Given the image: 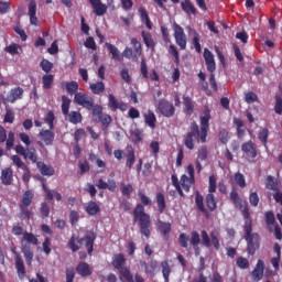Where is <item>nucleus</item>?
I'll list each match as a JSON object with an SVG mask.
<instances>
[{
	"mask_svg": "<svg viewBox=\"0 0 282 282\" xmlns=\"http://www.w3.org/2000/svg\"><path fill=\"white\" fill-rule=\"evenodd\" d=\"M206 204L209 210H215V208H217V199L215 198V195L208 194L206 196Z\"/></svg>",
	"mask_w": 282,
	"mask_h": 282,
	"instance_id": "obj_46",
	"label": "nucleus"
},
{
	"mask_svg": "<svg viewBox=\"0 0 282 282\" xmlns=\"http://www.w3.org/2000/svg\"><path fill=\"white\" fill-rule=\"evenodd\" d=\"M95 239H96V236H94V235H88V236H86L85 239H82L86 243L88 254H91L94 252V241H95Z\"/></svg>",
	"mask_w": 282,
	"mask_h": 282,
	"instance_id": "obj_41",
	"label": "nucleus"
},
{
	"mask_svg": "<svg viewBox=\"0 0 282 282\" xmlns=\"http://www.w3.org/2000/svg\"><path fill=\"white\" fill-rule=\"evenodd\" d=\"M237 265L238 268H241V270H248V268H250V262L248 261V259L240 257L237 260Z\"/></svg>",
	"mask_w": 282,
	"mask_h": 282,
	"instance_id": "obj_61",
	"label": "nucleus"
},
{
	"mask_svg": "<svg viewBox=\"0 0 282 282\" xmlns=\"http://www.w3.org/2000/svg\"><path fill=\"white\" fill-rule=\"evenodd\" d=\"M131 45L134 47L133 61H138L140 55L142 54V44L138 41V39L133 37L131 40Z\"/></svg>",
	"mask_w": 282,
	"mask_h": 282,
	"instance_id": "obj_32",
	"label": "nucleus"
},
{
	"mask_svg": "<svg viewBox=\"0 0 282 282\" xmlns=\"http://www.w3.org/2000/svg\"><path fill=\"white\" fill-rule=\"evenodd\" d=\"M86 213H88L91 216L98 215V213H100V206H98L96 202H89L86 206Z\"/></svg>",
	"mask_w": 282,
	"mask_h": 282,
	"instance_id": "obj_40",
	"label": "nucleus"
},
{
	"mask_svg": "<svg viewBox=\"0 0 282 282\" xmlns=\"http://www.w3.org/2000/svg\"><path fill=\"white\" fill-rule=\"evenodd\" d=\"M69 105H72V99L67 96H62V112L64 116L69 113Z\"/></svg>",
	"mask_w": 282,
	"mask_h": 282,
	"instance_id": "obj_43",
	"label": "nucleus"
},
{
	"mask_svg": "<svg viewBox=\"0 0 282 282\" xmlns=\"http://www.w3.org/2000/svg\"><path fill=\"white\" fill-rule=\"evenodd\" d=\"M232 204L235 205L236 208H239L240 210H242V216L247 221L251 220L248 205L247 204L243 205V200L241 198H236V200H232Z\"/></svg>",
	"mask_w": 282,
	"mask_h": 282,
	"instance_id": "obj_17",
	"label": "nucleus"
},
{
	"mask_svg": "<svg viewBox=\"0 0 282 282\" xmlns=\"http://www.w3.org/2000/svg\"><path fill=\"white\" fill-rule=\"evenodd\" d=\"M161 268H162L163 279L165 280V282H169V276L171 274V265H169L167 261H163L161 263Z\"/></svg>",
	"mask_w": 282,
	"mask_h": 282,
	"instance_id": "obj_50",
	"label": "nucleus"
},
{
	"mask_svg": "<svg viewBox=\"0 0 282 282\" xmlns=\"http://www.w3.org/2000/svg\"><path fill=\"white\" fill-rule=\"evenodd\" d=\"M22 241H24V243L28 246H30V243L32 246H39V239L32 232L24 231Z\"/></svg>",
	"mask_w": 282,
	"mask_h": 282,
	"instance_id": "obj_27",
	"label": "nucleus"
},
{
	"mask_svg": "<svg viewBox=\"0 0 282 282\" xmlns=\"http://www.w3.org/2000/svg\"><path fill=\"white\" fill-rule=\"evenodd\" d=\"M191 246H193V248H196L199 246V242L202 241V238L199 237V232L197 231H192L191 232Z\"/></svg>",
	"mask_w": 282,
	"mask_h": 282,
	"instance_id": "obj_54",
	"label": "nucleus"
},
{
	"mask_svg": "<svg viewBox=\"0 0 282 282\" xmlns=\"http://www.w3.org/2000/svg\"><path fill=\"white\" fill-rule=\"evenodd\" d=\"M24 160H30L31 162L36 163L39 160V156L36 155V149L34 148H26V152L24 154Z\"/></svg>",
	"mask_w": 282,
	"mask_h": 282,
	"instance_id": "obj_35",
	"label": "nucleus"
},
{
	"mask_svg": "<svg viewBox=\"0 0 282 282\" xmlns=\"http://www.w3.org/2000/svg\"><path fill=\"white\" fill-rule=\"evenodd\" d=\"M11 160H12L14 166H17L18 169H21L22 171L28 170V165L24 164V162L21 160V158L19 155H12Z\"/></svg>",
	"mask_w": 282,
	"mask_h": 282,
	"instance_id": "obj_51",
	"label": "nucleus"
},
{
	"mask_svg": "<svg viewBox=\"0 0 282 282\" xmlns=\"http://www.w3.org/2000/svg\"><path fill=\"white\" fill-rule=\"evenodd\" d=\"M29 17L31 25H37L39 18H36V1L34 0L29 3Z\"/></svg>",
	"mask_w": 282,
	"mask_h": 282,
	"instance_id": "obj_18",
	"label": "nucleus"
},
{
	"mask_svg": "<svg viewBox=\"0 0 282 282\" xmlns=\"http://www.w3.org/2000/svg\"><path fill=\"white\" fill-rule=\"evenodd\" d=\"M126 261H127V259H124V256L122 253H117L112 258V265L117 270H121V268H124L122 265H124Z\"/></svg>",
	"mask_w": 282,
	"mask_h": 282,
	"instance_id": "obj_24",
	"label": "nucleus"
},
{
	"mask_svg": "<svg viewBox=\"0 0 282 282\" xmlns=\"http://www.w3.org/2000/svg\"><path fill=\"white\" fill-rule=\"evenodd\" d=\"M93 119L95 120V122H100V118L102 116V106L100 105H96L93 106Z\"/></svg>",
	"mask_w": 282,
	"mask_h": 282,
	"instance_id": "obj_45",
	"label": "nucleus"
},
{
	"mask_svg": "<svg viewBox=\"0 0 282 282\" xmlns=\"http://www.w3.org/2000/svg\"><path fill=\"white\" fill-rule=\"evenodd\" d=\"M40 140L46 144V147H50L54 142V132L52 130H42L40 132Z\"/></svg>",
	"mask_w": 282,
	"mask_h": 282,
	"instance_id": "obj_19",
	"label": "nucleus"
},
{
	"mask_svg": "<svg viewBox=\"0 0 282 282\" xmlns=\"http://www.w3.org/2000/svg\"><path fill=\"white\" fill-rule=\"evenodd\" d=\"M140 15H141V21L145 23L148 30H152L153 24L151 23V20L149 19V13H147V10L143 8L139 9Z\"/></svg>",
	"mask_w": 282,
	"mask_h": 282,
	"instance_id": "obj_39",
	"label": "nucleus"
},
{
	"mask_svg": "<svg viewBox=\"0 0 282 282\" xmlns=\"http://www.w3.org/2000/svg\"><path fill=\"white\" fill-rule=\"evenodd\" d=\"M156 109L165 118H173V116H175V106L166 99H161L156 105Z\"/></svg>",
	"mask_w": 282,
	"mask_h": 282,
	"instance_id": "obj_6",
	"label": "nucleus"
},
{
	"mask_svg": "<svg viewBox=\"0 0 282 282\" xmlns=\"http://www.w3.org/2000/svg\"><path fill=\"white\" fill-rule=\"evenodd\" d=\"M43 80V87L44 89H51L52 84L54 83V76L53 75H44L42 77Z\"/></svg>",
	"mask_w": 282,
	"mask_h": 282,
	"instance_id": "obj_55",
	"label": "nucleus"
},
{
	"mask_svg": "<svg viewBox=\"0 0 282 282\" xmlns=\"http://www.w3.org/2000/svg\"><path fill=\"white\" fill-rule=\"evenodd\" d=\"M90 91H93L95 95H100L102 91H105V83L102 82H97L94 84H90L89 86Z\"/></svg>",
	"mask_w": 282,
	"mask_h": 282,
	"instance_id": "obj_37",
	"label": "nucleus"
},
{
	"mask_svg": "<svg viewBox=\"0 0 282 282\" xmlns=\"http://www.w3.org/2000/svg\"><path fill=\"white\" fill-rule=\"evenodd\" d=\"M268 129L263 128L260 132H259V140L262 142V144L265 147L268 144Z\"/></svg>",
	"mask_w": 282,
	"mask_h": 282,
	"instance_id": "obj_63",
	"label": "nucleus"
},
{
	"mask_svg": "<svg viewBox=\"0 0 282 282\" xmlns=\"http://www.w3.org/2000/svg\"><path fill=\"white\" fill-rule=\"evenodd\" d=\"M203 56L208 72L215 73L217 65L215 64V55H213V52H210L208 48H205Z\"/></svg>",
	"mask_w": 282,
	"mask_h": 282,
	"instance_id": "obj_11",
	"label": "nucleus"
},
{
	"mask_svg": "<svg viewBox=\"0 0 282 282\" xmlns=\"http://www.w3.org/2000/svg\"><path fill=\"white\" fill-rule=\"evenodd\" d=\"M183 105L185 107L186 113H193V109H195V104L193 102V99H191L189 97H184Z\"/></svg>",
	"mask_w": 282,
	"mask_h": 282,
	"instance_id": "obj_48",
	"label": "nucleus"
},
{
	"mask_svg": "<svg viewBox=\"0 0 282 282\" xmlns=\"http://www.w3.org/2000/svg\"><path fill=\"white\" fill-rule=\"evenodd\" d=\"M40 66L46 74H50V72H52V69L54 68V64L47 59H42Z\"/></svg>",
	"mask_w": 282,
	"mask_h": 282,
	"instance_id": "obj_57",
	"label": "nucleus"
},
{
	"mask_svg": "<svg viewBox=\"0 0 282 282\" xmlns=\"http://www.w3.org/2000/svg\"><path fill=\"white\" fill-rule=\"evenodd\" d=\"M245 239L248 243L247 252L248 254H254L259 250V234H252V219L246 220L245 226Z\"/></svg>",
	"mask_w": 282,
	"mask_h": 282,
	"instance_id": "obj_2",
	"label": "nucleus"
},
{
	"mask_svg": "<svg viewBox=\"0 0 282 282\" xmlns=\"http://www.w3.org/2000/svg\"><path fill=\"white\" fill-rule=\"evenodd\" d=\"M200 237L205 248H210V246H214L215 250H219V231L217 229L212 230L210 236H208L206 230H202Z\"/></svg>",
	"mask_w": 282,
	"mask_h": 282,
	"instance_id": "obj_3",
	"label": "nucleus"
},
{
	"mask_svg": "<svg viewBox=\"0 0 282 282\" xmlns=\"http://www.w3.org/2000/svg\"><path fill=\"white\" fill-rule=\"evenodd\" d=\"M264 270L265 263L263 262V260H258L257 265L251 273L253 281H261V279H263Z\"/></svg>",
	"mask_w": 282,
	"mask_h": 282,
	"instance_id": "obj_14",
	"label": "nucleus"
},
{
	"mask_svg": "<svg viewBox=\"0 0 282 282\" xmlns=\"http://www.w3.org/2000/svg\"><path fill=\"white\" fill-rule=\"evenodd\" d=\"M133 217L139 221L140 234L147 238L151 237V216L144 213V206L137 205L133 210Z\"/></svg>",
	"mask_w": 282,
	"mask_h": 282,
	"instance_id": "obj_1",
	"label": "nucleus"
},
{
	"mask_svg": "<svg viewBox=\"0 0 282 282\" xmlns=\"http://www.w3.org/2000/svg\"><path fill=\"white\" fill-rule=\"evenodd\" d=\"M181 6H182V10H184L186 14L188 15L197 14V9L193 4V2H191L189 0H185L184 2L181 3Z\"/></svg>",
	"mask_w": 282,
	"mask_h": 282,
	"instance_id": "obj_30",
	"label": "nucleus"
},
{
	"mask_svg": "<svg viewBox=\"0 0 282 282\" xmlns=\"http://www.w3.org/2000/svg\"><path fill=\"white\" fill-rule=\"evenodd\" d=\"M15 268L19 274H25V267L23 265V260L19 254H17V258H15Z\"/></svg>",
	"mask_w": 282,
	"mask_h": 282,
	"instance_id": "obj_58",
	"label": "nucleus"
},
{
	"mask_svg": "<svg viewBox=\"0 0 282 282\" xmlns=\"http://www.w3.org/2000/svg\"><path fill=\"white\" fill-rule=\"evenodd\" d=\"M235 182L240 188H246V177L241 173L235 174Z\"/></svg>",
	"mask_w": 282,
	"mask_h": 282,
	"instance_id": "obj_59",
	"label": "nucleus"
},
{
	"mask_svg": "<svg viewBox=\"0 0 282 282\" xmlns=\"http://www.w3.org/2000/svg\"><path fill=\"white\" fill-rule=\"evenodd\" d=\"M145 124H148V127H150L151 129H155V122H156V118H155V113L151 110H149L147 113L143 115Z\"/></svg>",
	"mask_w": 282,
	"mask_h": 282,
	"instance_id": "obj_25",
	"label": "nucleus"
},
{
	"mask_svg": "<svg viewBox=\"0 0 282 282\" xmlns=\"http://www.w3.org/2000/svg\"><path fill=\"white\" fill-rule=\"evenodd\" d=\"M105 46L110 51V54H112V58H115V61H122V56H120V51H118V47L109 43H106Z\"/></svg>",
	"mask_w": 282,
	"mask_h": 282,
	"instance_id": "obj_42",
	"label": "nucleus"
},
{
	"mask_svg": "<svg viewBox=\"0 0 282 282\" xmlns=\"http://www.w3.org/2000/svg\"><path fill=\"white\" fill-rule=\"evenodd\" d=\"M156 203L160 213H164L166 208V200H164V194L159 193L156 195Z\"/></svg>",
	"mask_w": 282,
	"mask_h": 282,
	"instance_id": "obj_52",
	"label": "nucleus"
},
{
	"mask_svg": "<svg viewBox=\"0 0 282 282\" xmlns=\"http://www.w3.org/2000/svg\"><path fill=\"white\" fill-rule=\"evenodd\" d=\"M187 30L189 32V34L193 37V45L196 50V52H202V44H199V33H197V31L193 30L191 26H187Z\"/></svg>",
	"mask_w": 282,
	"mask_h": 282,
	"instance_id": "obj_26",
	"label": "nucleus"
},
{
	"mask_svg": "<svg viewBox=\"0 0 282 282\" xmlns=\"http://www.w3.org/2000/svg\"><path fill=\"white\" fill-rule=\"evenodd\" d=\"M195 140L199 142V140H202V134L199 133V126L194 122L191 124V132L187 133L185 139V147L189 150L195 149Z\"/></svg>",
	"mask_w": 282,
	"mask_h": 282,
	"instance_id": "obj_4",
	"label": "nucleus"
},
{
	"mask_svg": "<svg viewBox=\"0 0 282 282\" xmlns=\"http://www.w3.org/2000/svg\"><path fill=\"white\" fill-rule=\"evenodd\" d=\"M265 188H268V191H273V193L275 191H279V182H276V178H274L273 176L269 175L267 177Z\"/></svg>",
	"mask_w": 282,
	"mask_h": 282,
	"instance_id": "obj_33",
	"label": "nucleus"
},
{
	"mask_svg": "<svg viewBox=\"0 0 282 282\" xmlns=\"http://www.w3.org/2000/svg\"><path fill=\"white\" fill-rule=\"evenodd\" d=\"M62 87H65L67 94L74 95L78 91V82H67L63 83Z\"/></svg>",
	"mask_w": 282,
	"mask_h": 282,
	"instance_id": "obj_34",
	"label": "nucleus"
},
{
	"mask_svg": "<svg viewBox=\"0 0 282 282\" xmlns=\"http://www.w3.org/2000/svg\"><path fill=\"white\" fill-rule=\"evenodd\" d=\"M1 181L6 186L12 184V170L10 167H7L2 171Z\"/></svg>",
	"mask_w": 282,
	"mask_h": 282,
	"instance_id": "obj_29",
	"label": "nucleus"
},
{
	"mask_svg": "<svg viewBox=\"0 0 282 282\" xmlns=\"http://www.w3.org/2000/svg\"><path fill=\"white\" fill-rule=\"evenodd\" d=\"M36 166L42 175H54V167L46 165L43 162H37Z\"/></svg>",
	"mask_w": 282,
	"mask_h": 282,
	"instance_id": "obj_28",
	"label": "nucleus"
},
{
	"mask_svg": "<svg viewBox=\"0 0 282 282\" xmlns=\"http://www.w3.org/2000/svg\"><path fill=\"white\" fill-rule=\"evenodd\" d=\"M23 98V88L15 87L12 88L7 97H2L3 105H8L10 102L11 105H14L15 100H21Z\"/></svg>",
	"mask_w": 282,
	"mask_h": 282,
	"instance_id": "obj_8",
	"label": "nucleus"
},
{
	"mask_svg": "<svg viewBox=\"0 0 282 282\" xmlns=\"http://www.w3.org/2000/svg\"><path fill=\"white\" fill-rule=\"evenodd\" d=\"M68 246L73 252H78L80 246H83V240L76 239V236H73L68 242Z\"/></svg>",
	"mask_w": 282,
	"mask_h": 282,
	"instance_id": "obj_36",
	"label": "nucleus"
},
{
	"mask_svg": "<svg viewBox=\"0 0 282 282\" xmlns=\"http://www.w3.org/2000/svg\"><path fill=\"white\" fill-rule=\"evenodd\" d=\"M120 272V279H126L128 282L133 281V275L131 274V271L127 269L126 267L119 269Z\"/></svg>",
	"mask_w": 282,
	"mask_h": 282,
	"instance_id": "obj_53",
	"label": "nucleus"
},
{
	"mask_svg": "<svg viewBox=\"0 0 282 282\" xmlns=\"http://www.w3.org/2000/svg\"><path fill=\"white\" fill-rule=\"evenodd\" d=\"M120 192L124 197H131V194L133 193V186L131 184L121 183Z\"/></svg>",
	"mask_w": 282,
	"mask_h": 282,
	"instance_id": "obj_44",
	"label": "nucleus"
},
{
	"mask_svg": "<svg viewBox=\"0 0 282 282\" xmlns=\"http://www.w3.org/2000/svg\"><path fill=\"white\" fill-rule=\"evenodd\" d=\"M208 120H209L208 116L200 118L199 134H200L202 142H206V135H208Z\"/></svg>",
	"mask_w": 282,
	"mask_h": 282,
	"instance_id": "obj_20",
	"label": "nucleus"
},
{
	"mask_svg": "<svg viewBox=\"0 0 282 282\" xmlns=\"http://www.w3.org/2000/svg\"><path fill=\"white\" fill-rule=\"evenodd\" d=\"M74 102L79 105V107H84V109H87L88 111L94 109V98L89 95H86L85 93H76Z\"/></svg>",
	"mask_w": 282,
	"mask_h": 282,
	"instance_id": "obj_5",
	"label": "nucleus"
},
{
	"mask_svg": "<svg viewBox=\"0 0 282 282\" xmlns=\"http://www.w3.org/2000/svg\"><path fill=\"white\" fill-rule=\"evenodd\" d=\"M21 251L24 254V259L28 265H31L32 259H34V252H32L30 245L25 243L24 241H21Z\"/></svg>",
	"mask_w": 282,
	"mask_h": 282,
	"instance_id": "obj_16",
	"label": "nucleus"
},
{
	"mask_svg": "<svg viewBox=\"0 0 282 282\" xmlns=\"http://www.w3.org/2000/svg\"><path fill=\"white\" fill-rule=\"evenodd\" d=\"M133 164H135V152L133 151V147L129 145L127 148V162H126V166L128 169H132Z\"/></svg>",
	"mask_w": 282,
	"mask_h": 282,
	"instance_id": "obj_23",
	"label": "nucleus"
},
{
	"mask_svg": "<svg viewBox=\"0 0 282 282\" xmlns=\"http://www.w3.org/2000/svg\"><path fill=\"white\" fill-rule=\"evenodd\" d=\"M96 186H97V188H100V189H102V191L108 189V191H110L111 193H116V188L118 187V186L116 185V181H113V180H108V182H105L102 178L97 180Z\"/></svg>",
	"mask_w": 282,
	"mask_h": 282,
	"instance_id": "obj_13",
	"label": "nucleus"
},
{
	"mask_svg": "<svg viewBox=\"0 0 282 282\" xmlns=\"http://www.w3.org/2000/svg\"><path fill=\"white\" fill-rule=\"evenodd\" d=\"M43 188H44V193L46 195V199H55L57 202H61V199H63V196L61 195V193L56 192V191H51L50 188H47L45 185H43Z\"/></svg>",
	"mask_w": 282,
	"mask_h": 282,
	"instance_id": "obj_31",
	"label": "nucleus"
},
{
	"mask_svg": "<svg viewBox=\"0 0 282 282\" xmlns=\"http://www.w3.org/2000/svg\"><path fill=\"white\" fill-rule=\"evenodd\" d=\"M67 116L72 124H78L79 122H83V115H80L78 111H70Z\"/></svg>",
	"mask_w": 282,
	"mask_h": 282,
	"instance_id": "obj_38",
	"label": "nucleus"
},
{
	"mask_svg": "<svg viewBox=\"0 0 282 282\" xmlns=\"http://www.w3.org/2000/svg\"><path fill=\"white\" fill-rule=\"evenodd\" d=\"M173 30L176 45H178L181 50H186V33H184V28L174 22Z\"/></svg>",
	"mask_w": 282,
	"mask_h": 282,
	"instance_id": "obj_7",
	"label": "nucleus"
},
{
	"mask_svg": "<svg viewBox=\"0 0 282 282\" xmlns=\"http://www.w3.org/2000/svg\"><path fill=\"white\" fill-rule=\"evenodd\" d=\"M180 184L183 191H185V193H188L191 191V186L195 184V177H188L186 174H183Z\"/></svg>",
	"mask_w": 282,
	"mask_h": 282,
	"instance_id": "obj_21",
	"label": "nucleus"
},
{
	"mask_svg": "<svg viewBox=\"0 0 282 282\" xmlns=\"http://www.w3.org/2000/svg\"><path fill=\"white\" fill-rule=\"evenodd\" d=\"M195 204L200 213H206V207H204V196H202L199 192L195 195Z\"/></svg>",
	"mask_w": 282,
	"mask_h": 282,
	"instance_id": "obj_47",
	"label": "nucleus"
},
{
	"mask_svg": "<svg viewBox=\"0 0 282 282\" xmlns=\"http://www.w3.org/2000/svg\"><path fill=\"white\" fill-rule=\"evenodd\" d=\"M108 107L112 109V111H116L118 109H120V111H127L128 109L127 104L118 101L113 94L108 95Z\"/></svg>",
	"mask_w": 282,
	"mask_h": 282,
	"instance_id": "obj_12",
	"label": "nucleus"
},
{
	"mask_svg": "<svg viewBox=\"0 0 282 282\" xmlns=\"http://www.w3.org/2000/svg\"><path fill=\"white\" fill-rule=\"evenodd\" d=\"M3 142H6L7 151H11L14 147V132L10 131L8 133L6 128L0 126V144H3Z\"/></svg>",
	"mask_w": 282,
	"mask_h": 282,
	"instance_id": "obj_9",
	"label": "nucleus"
},
{
	"mask_svg": "<svg viewBox=\"0 0 282 282\" xmlns=\"http://www.w3.org/2000/svg\"><path fill=\"white\" fill-rule=\"evenodd\" d=\"M274 111L279 116H281V113H282V98L280 96H275Z\"/></svg>",
	"mask_w": 282,
	"mask_h": 282,
	"instance_id": "obj_64",
	"label": "nucleus"
},
{
	"mask_svg": "<svg viewBox=\"0 0 282 282\" xmlns=\"http://www.w3.org/2000/svg\"><path fill=\"white\" fill-rule=\"evenodd\" d=\"M142 39L147 47H155V42L153 41V37L150 35V33L142 32Z\"/></svg>",
	"mask_w": 282,
	"mask_h": 282,
	"instance_id": "obj_56",
	"label": "nucleus"
},
{
	"mask_svg": "<svg viewBox=\"0 0 282 282\" xmlns=\"http://www.w3.org/2000/svg\"><path fill=\"white\" fill-rule=\"evenodd\" d=\"M159 230L165 236L169 235L171 232V223L159 221Z\"/></svg>",
	"mask_w": 282,
	"mask_h": 282,
	"instance_id": "obj_60",
	"label": "nucleus"
},
{
	"mask_svg": "<svg viewBox=\"0 0 282 282\" xmlns=\"http://www.w3.org/2000/svg\"><path fill=\"white\" fill-rule=\"evenodd\" d=\"M88 1L93 7V12H95L97 17H104V14L107 13V6L102 4L100 0H88Z\"/></svg>",
	"mask_w": 282,
	"mask_h": 282,
	"instance_id": "obj_15",
	"label": "nucleus"
},
{
	"mask_svg": "<svg viewBox=\"0 0 282 282\" xmlns=\"http://www.w3.org/2000/svg\"><path fill=\"white\" fill-rule=\"evenodd\" d=\"M32 199H34V193L32 191H26L22 195V204H23V206H30V204H32Z\"/></svg>",
	"mask_w": 282,
	"mask_h": 282,
	"instance_id": "obj_49",
	"label": "nucleus"
},
{
	"mask_svg": "<svg viewBox=\"0 0 282 282\" xmlns=\"http://www.w3.org/2000/svg\"><path fill=\"white\" fill-rule=\"evenodd\" d=\"M76 272L79 273L80 276H91V267L87 262H79Z\"/></svg>",
	"mask_w": 282,
	"mask_h": 282,
	"instance_id": "obj_22",
	"label": "nucleus"
},
{
	"mask_svg": "<svg viewBox=\"0 0 282 282\" xmlns=\"http://www.w3.org/2000/svg\"><path fill=\"white\" fill-rule=\"evenodd\" d=\"M242 153L246 154V158L249 162H254L257 158V145L252 141H248L241 145Z\"/></svg>",
	"mask_w": 282,
	"mask_h": 282,
	"instance_id": "obj_10",
	"label": "nucleus"
},
{
	"mask_svg": "<svg viewBox=\"0 0 282 282\" xmlns=\"http://www.w3.org/2000/svg\"><path fill=\"white\" fill-rule=\"evenodd\" d=\"M178 243L181 248H188V236L186 234H181L178 237Z\"/></svg>",
	"mask_w": 282,
	"mask_h": 282,
	"instance_id": "obj_62",
	"label": "nucleus"
}]
</instances>
